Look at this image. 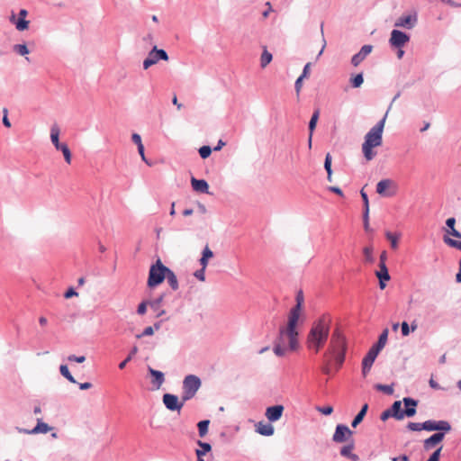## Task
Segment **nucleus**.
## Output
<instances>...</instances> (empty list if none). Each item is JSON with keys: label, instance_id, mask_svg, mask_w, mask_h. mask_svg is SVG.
<instances>
[{"label": "nucleus", "instance_id": "nucleus-1", "mask_svg": "<svg viewBox=\"0 0 461 461\" xmlns=\"http://www.w3.org/2000/svg\"><path fill=\"white\" fill-rule=\"evenodd\" d=\"M296 304L290 310L287 322L280 326L281 340L287 339L292 351L298 348V326L303 312L304 297L302 290L298 291L295 297Z\"/></svg>", "mask_w": 461, "mask_h": 461}, {"label": "nucleus", "instance_id": "nucleus-2", "mask_svg": "<svg viewBox=\"0 0 461 461\" xmlns=\"http://www.w3.org/2000/svg\"><path fill=\"white\" fill-rule=\"evenodd\" d=\"M331 318L329 314H322L315 320L306 337V347L309 350L318 353L326 344L330 330Z\"/></svg>", "mask_w": 461, "mask_h": 461}, {"label": "nucleus", "instance_id": "nucleus-3", "mask_svg": "<svg viewBox=\"0 0 461 461\" xmlns=\"http://www.w3.org/2000/svg\"><path fill=\"white\" fill-rule=\"evenodd\" d=\"M386 113L384 118L373 126L366 134L364 142L362 144V152L367 161L372 160L376 156L375 148L380 147L383 143V132L387 117Z\"/></svg>", "mask_w": 461, "mask_h": 461}, {"label": "nucleus", "instance_id": "nucleus-4", "mask_svg": "<svg viewBox=\"0 0 461 461\" xmlns=\"http://www.w3.org/2000/svg\"><path fill=\"white\" fill-rule=\"evenodd\" d=\"M403 402L405 405V409L402 410V402L396 401L393 403L390 410L393 412V417L396 420H402L406 417H412L416 414V406L418 404L417 401L406 397L403 398Z\"/></svg>", "mask_w": 461, "mask_h": 461}, {"label": "nucleus", "instance_id": "nucleus-5", "mask_svg": "<svg viewBox=\"0 0 461 461\" xmlns=\"http://www.w3.org/2000/svg\"><path fill=\"white\" fill-rule=\"evenodd\" d=\"M168 267L163 265L161 260L158 258L155 264L151 265L149 272V277L147 285L152 288L160 285L164 279H166Z\"/></svg>", "mask_w": 461, "mask_h": 461}, {"label": "nucleus", "instance_id": "nucleus-6", "mask_svg": "<svg viewBox=\"0 0 461 461\" xmlns=\"http://www.w3.org/2000/svg\"><path fill=\"white\" fill-rule=\"evenodd\" d=\"M202 382L200 378L194 375H188L183 381V402L192 399L200 389Z\"/></svg>", "mask_w": 461, "mask_h": 461}, {"label": "nucleus", "instance_id": "nucleus-7", "mask_svg": "<svg viewBox=\"0 0 461 461\" xmlns=\"http://www.w3.org/2000/svg\"><path fill=\"white\" fill-rule=\"evenodd\" d=\"M346 350L347 344L344 335L340 330H335L331 335L329 348L324 353L323 357H329V355L339 352H346Z\"/></svg>", "mask_w": 461, "mask_h": 461}, {"label": "nucleus", "instance_id": "nucleus-8", "mask_svg": "<svg viewBox=\"0 0 461 461\" xmlns=\"http://www.w3.org/2000/svg\"><path fill=\"white\" fill-rule=\"evenodd\" d=\"M60 129L57 123H54L50 128V140L57 150H60L64 156L65 161L69 165L71 164L72 155L69 148L66 143L59 142Z\"/></svg>", "mask_w": 461, "mask_h": 461}, {"label": "nucleus", "instance_id": "nucleus-9", "mask_svg": "<svg viewBox=\"0 0 461 461\" xmlns=\"http://www.w3.org/2000/svg\"><path fill=\"white\" fill-rule=\"evenodd\" d=\"M398 192L397 184L392 179H383L376 185V193L382 196L393 197Z\"/></svg>", "mask_w": 461, "mask_h": 461}, {"label": "nucleus", "instance_id": "nucleus-10", "mask_svg": "<svg viewBox=\"0 0 461 461\" xmlns=\"http://www.w3.org/2000/svg\"><path fill=\"white\" fill-rule=\"evenodd\" d=\"M168 60V55L164 50H158L156 46L149 52L146 59L143 61V68L148 69L155 65L158 60Z\"/></svg>", "mask_w": 461, "mask_h": 461}, {"label": "nucleus", "instance_id": "nucleus-11", "mask_svg": "<svg viewBox=\"0 0 461 461\" xmlns=\"http://www.w3.org/2000/svg\"><path fill=\"white\" fill-rule=\"evenodd\" d=\"M409 41V35L399 30H393L389 42L392 47L400 49L402 48Z\"/></svg>", "mask_w": 461, "mask_h": 461}, {"label": "nucleus", "instance_id": "nucleus-12", "mask_svg": "<svg viewBox=\"0 0 461 461\" xmlns=\"http://www.w3.org/2000/svg\"><path fill=\"white\" fill-rule=\"evenodd\" d=\"M379 351L373 347L368 350L367 354L362 360V375L364 377L370 372L371 367L378 356Z\"/></svg>", "mask_w": 461, "mask_h": 461}, {"label": "nucleus", "instance_id": "nucleus-13", "mask_svg": "<svg viewBox=\"0 0 461 461\" xmlns=\"http://www.w3.org/2000/svg\"><path fill=\"white\" fill-rule=\"evenodd\" d=\"M423 427H424V429L428 430V431L438 430V431L448 432L451 430L450 424L446 420H438V421L426 420V421H424Z\"/></svg>", "mask_w": 461, "mask_h": 461}, {"label": "nucleus", "instance_id": "nucleus-14", "mask_svg": "<svg viewBox=\"0 0 461 461\" xmlns=\"http://www.w3.org/2000/svg\"><path fill=\"white\" fill-rule=\"evenodd\" d=\"M353 432L348 429V426L339 424L336 427L335 433L333 434L332 439L337 443H342L348 440Z\"/></svg>", "mask_w": 461, "mask_h": 461}, {"label": "nucleus", "instance_id": "nucleus-15", "mask_svg": "<svg viewBox=\"0 0 461 461\" xmlns=\"http://www.w3.org/2000/svg\"><path fill=\"white\" fill-rule=\"evenodd\" d=\"M417 14H409L405 15H402L399 17L395 23V27H402L406 29H411L417 23Z\"/></svg>", "mask_w": 461, "mask_h": 461}, {"label": "nucleus", "instance_id": "nucleus-16", "mask_svg": "<svg viewBox=\"0 0 461 461\" xmlns=\"http://www.w3.org/2000/svg\"><path fill=\"white\" fill-rule=\"evenodd\" d=\"M185 402H179L177 396L171 393H165L163 395V403L169 411H179Z\"/></svg>", "mask_w": 461, "mask_h": 461}, {"label": "nucleus", "instance_id": "nucleus-17", "mask_svg": "<svg viewBox=\"0 0 461 461\" xmlns=\"http://www.w3.org/2000/svg\"><path fill=\"white\" fill-rule=\"evenodd\" d=\"M284 410L285 408L283 405L270 406L267 408L265 415L270 422H274L280 420V418L283 415Z\"/></svg>", "mask_w": 461, "mask_h": 461}, {"label": "nucleus", "instance_id": "nucleus-18", "mask_svg": "<svg viewBox=\"0 0 461 461\" xmlns=\"http://www.w3.org/2000/svg\"><path fill=\"white\" fill-rule=\"evenodd\" d=\"M377 278L379 279V287L383 290L385 288L386 281L390 280V275L388 272V268L385 264L379 265V270L375 273Z\"/></svg>", "mask_w": 461, "mask_h": 461}, {"label": "nucleus", "instance_id": "nucleus-19", "mask_svg": "<svg viewBox=\"0 0 461 461\" xmlns=\"http://www.w3.org/2000/svg\"><path fill=\"white\" fill-rule=\"evenodd\" d=\"M444 433L438 432L430 436L429 438L424 440V448L425 450H429L432 447H436L439 444L444 438Z\"/></svg>", "mask_w": 461, "mask_h": 461}, {"label": "nucleus", "instance_id": "nucleus-20", "mask_svg": "<svg viewBox=\"0 0 461 461\" xmlns=\"http://www.w3.org/2000/svg\"><path fill=\"white\" fill-rule=\"evenodd\" d=\"M27 14L28 12L25 9H21L19 12V18L15 23V27L20 32L25 31L29 27V21L25 19Z\"/></svg>", "mask_w": 461, "mask_h": 461}, {"label": "nucleus", "instance_id": "nucleus-21", "mask_svg": "<svg viewBox=\"0 0 461 461\" xmlns=\"http://www.w3.org/2000/svg\"><path fill=\"white\" fill-rule=\"evenodd\" d=\"M256 431L263 436H272L274 434L275 429L270 423L259 421L256 425Z\"/></svg>", "mask_w": 461, "mask_h": 461}, {"label": "nucleus", "instance_id": "nucleus-22", "mask_svg": "<svg viewBox=\"0 0 461 461\" xmlns=\"http://www.w3.org/2000/svg\"><path fill=\"white\" fill-rule=\"evenodd\" d=\"M191 185L194 191L200 193H208L209 185L203 179L191 178Z\"/></svg>", "mask_w": 461, "mask_h": 461}, {"label": "nucleus", "instance_id": "nucleus-23", "mask_svg": "<svg viewBox=\"0 0 461 461\" xmlns=\"http://www.w3.org/2000/svg\"><path fill=\"white\" fill-rule=\"evenodd\" d=\"M51 430V428L45 422H42L41 419H38L37 425L32 430H24L28 434H39L48 433Z\"/></svg>", "mask_w": 461, "mask_h": 461}, {"label": "nucleus", "instance_id": "nucleus-24", "mask_svg": "<svg viewBox=\"0 0 461 461\" xmlns=\"http://www.w3.org/2000/svg\"><path fill=\"white\" fill-rule=\"evenodd\" d=\"M354 447H354V443L353 442H351V443L342 447L341 449H340V455L345 456V457L349 458L352 461H358L359 460L358 456L354 454V453H352Z\"/></svg>", "mask_w": 461, "mask_h": 461}, {"label": "nucleus", "instance_id": "nucleus-25", "mask_svg": "<svg viewBox=\"0 0 461 461\" xmlns=\"http://www.w3.org/2000/svg\"><path fill=\"white\" fill-rule=\"evenodd\" d=\"M287 343V345H289V342L287 339H285V340H281L280 339V335L278 336V341L276 343L275 347H274V353L278 356V357H283L285 355L286 351H287V348L285 346V344ZM288 348L290 350L291 348L290 346H288Z\"/></svg>", "mask_w": 461, "mask_h": 461}, {"label": "nucleus", "instance_id": "nucleus-26", "mask_svg": "<svg viewBox=\"0 0 461 461\" xmlns=\"http://www.w3.org/2000/svg\"><path fill=\"white\" fill-rule=\"evenodd\" d=\"M148 370L150 375L153 377L152 384H155L157 388H159L165 381L164 374L151 367H149Z\"/></svg>", "mask_w": 461, "mask_h": 461}, {"label": "nucleus", "instance_id": "nucleus-27", "mask_svg": "<svg viewBox=\"0 0 461 461\" xmlns=\"http://www.w3.org/2000/svg\"><path fill=\"white\" fill-rule=\"evenodd\" d=\"M446 224L448 228V230H446L447 234L452 235L455 238L461 239V233L455 228L456 219L454 217L448 218L446 221Z\"/></svg>", "mask_w": 461, "mask_h": 461}, {"label": "nucleus", "instance_id": "nucleus-28", "mask_svg": "<svg viewBox=\"0 0 461 461\" xmlns=\"http://www.w3.org/2000/svg\"><path fill=\"white\" fill-rule=\"evenodd\" d=\"M162 301H163V295H160L158 298H157L156 300H153V301H150L149 302V306H150V308L155 312H157V317H160L162 316L163 314H165V311L164 310H161L160 309V305L162 303Z\"/></svg>", "mask_w": 461, "mask_h": 461}, {"label": "nucleus", "instance_id": "nucleus-29", "mask_svg": "<svg viewBox=\"0 0 461 461\" xmlns=\"http://www.w3.org/2000/svg\"><path fill=\"white\" fill-rule=\"evenodd\" d=\"M367 409L368 405L367 403H365L351 423L353 428H356L363 420L365 415L366 414Z\"/></svg>", "mask_w": 461, "mask_h": 461}, {"label": "nucleus", "instance_id": "nucleus-30", "mask_svg": "<svg viewBox=\"0 0 461 461\" xmlns=\"http://www.w3.org/2000/svg\"><path fill=\"white\" fill-rule=\"evenodd\" d=\"M387 337H388V330L385 329L382 332V334L379 336L377 343L375 345H374L373 348H376L380 352L386 344Z\"/></svg>", "mask_w": 461, "mask_h": 461}, {"label": "nucleus", "instance_id": "nucleus-31", "mask_svg": "<svg viewBox=\"0 0 461 461\" xmlns=\"http://www.w3.org/2000/svg\"><path fill=\"white\" fill-rule=\"evenodd\" d=\"M166 278L167 280L168 285L171 286V288L173 290H177L178 289V281H177L176 276L169 268H168V271L167 273Z\"/></svg>", "mask_w": 461, "mask_h": 461}, {"label": "nucleus", "instance_id": "nucleus-32", "mask_svg": "<svg viewBox=\"0 0 461 461\" xmlns=\"http://www.w3.org/2000/svg\"><path fill=\"white\" fill-rule=\"evenodd\" d=\"M345 355L346 352H339L332 355H329V357L330 360L334 358L336 365H337V370L339 369V367L342 366L344 360H345Z\"/></svg>", "mask_w": 461, "mask_h": 461}, {"label": "nucleus", "instance_id": "nucleus-33", "mask_svg": "<svg viewBox=\"0 0 461 461\" xmlns=\"http://www.w3.org/2000/svg\"><path fill=\"white\" fill-rule=\"evenodd\" d=\"M385 236H386V239L390 241L391 247L393 249H396L398 248V242H399V239H400L401 235L387 231L385 233Z\"/></svg>", "mask_w": 461, "mask_h": 461}, {"label": "nucleus", "instance_id": "nucleus-34", "mask_svg": "<svg viewBox=\"0 0 461 461\" xmlns=\"http://www.w3.org/2000/svg\"><path fill=\"white\" fill-rule=\"evenodd\" d=\"M209 424H210V420H201L198 422L197 427H198L199 436L201 438L204 437L207 434Z\"/></svg>", "mask_w": 461, "mask_h": 461}, {"label": "nucleus", "instance_id": "nucleus-35", "mask_svg": "<svg viewBox=\"0 0 461 461\" xmlns=\"http://www.w3.org/2000/svg\"><path fill=\"white\" fill-rule=\"evenodd\" d=\"M319 116H320V111H319V109H317L314 111V113L312 115V118L310 120V122H309V131L311 132V135H312L313 131L316 128V124L319 120Z\"/></svg>", "mask_w": 461, "mask_h": 461}, {"label": "nucleus", "instance_id": "nucleus-36", "mask_svg": "<svg viewBox=\"0 0 461 461\" xmlns=\"http://www.w3.org/2000/svg\"><path fill=\"white\" fill-rule=\"evenodd\" d=\"M271 60L272 54L268 52L267 50H264L260 57V66L264 68L271 62Z\"/></svg>", "mask_w": 461, "mask_h": 461}, {"label": "nucleus", "instance_id": "nucleus-37", "mask_svg": "<svg viewBox=\"0 0 461 461\" xmlns=\"http://www.w3.org/2000/svg\"><path fill=\"white\" fill-rule=\"evenodd\" d=\"M60 374L66 377L69 382L75 384L76 380L73 375L70 374L68 366L66 365H61L59 367Z\"/></svg>", "mask_w": 461, "mask_h": 461}, {"label": "nucleus", "instance_id": "nucleus-38", "mask_svg": "<svg viewBox=\"0 0 461 461\" xmlns=\"http://www.w3.org/2000/svg\"><path fill=\"white\" fill-rule=\"evenodd\" d=\"M137 352H138V348H137L136 346H134V347L131 348V352H130L129 356H128V357H126L122 362H121V363L119 364V368H120V369H123V368L125 367L126 364H127L129 361H131V358L136 355V353H137Z\"/></svg>", "mask_w": 461, "mask_h": 461}, {"label": "nucleus", "instance_id": "nucleus-39", "mask_svg": "<svg viewBox=\"0 0 461 461\" xmlns=\"http://www.w3.org/2000/svg\"><path fill=\"white\" fill-rule=\"evenodd\" d=\"M14 50L21 56H25L29 53V50L25 44H16L14 46Z\"/></svg>", "mask_w": 461, "mask_h": 461}, {"label": "nucleus", "instance_id": "nucleus-40", "mask_svg": "<svg viewBox=\"0 0 461 461\" xmlns=\"http://www.w3.org/2000/svg\"><path fill=\"white\" fill-rule=\"evenodd\" d=\"M350 81L353 87H359L364 82L363 75L357 74Z\"/></svg>", "mask_w": 461, "mask_h": 461}, {"label": "nucleus", "instance_id": "nucleus-41", "mask_svg": "<svg viewBox=\"0 0 461 461\" xmlns=\"http://www.w3.org/2000/svg\"><path fill=\"white\" fill-rule=\"evenodd\" d=\"M212 153V149L210 146H203L199 149V154L202 158H207L210 157Z\"/></svg>", "mask_w": 461, "mask_h": 461}, {"label": "nucleus", "instance_id": "nucleus-42", "mask_svg": "<svg viewBox=\"0 0 461 461\" xmlns=\"http://www.w3.org/2000/svg\"><path fill=\"white\" fill-rule=\"evenodd\" d=\"M331 155L330 153H328L326 155V158H325V162H324V167L327 171V175H331L332 174V170H331Z\"/></svg>", "mask_w": 461, "mask_h": 461}, {"label": "nucleus", "instance_id": "nucleus-43", "mask_svg": "<svg viewBox=\"0 0 461 461\" xmlns=\"http://www.w3.org/2000/svg\"><path fill=\"white\" fill-rule=\"evenodd\" d=\"M363 253L366 257V260L368 262H373V248L372 247H365L363 249Z\"/></svg>", "mask_w": 461, "mask_h": 461}, {"label": "nucleus", "instance_id": "nucleus-44", "mask_svg": "<svg viewBox=\"0 0 461 461\" xmlns=\"http://www.w3.org/2000/svg\"><path fill=\"white\" fill-rule=\"evenodd\" d=\"M424 422L422 423H417V422H409L408 429L411 431H420L421 429H424Z\"/></svg>", "mask_w": 461, "mask_h": 461}, {"label": "nucleus", "instance_id": "nucleus-45", "mask_svg": "<svg viewBox=\"0 0 461 461\" xmlns=\"http://www.w3.org/2000/svg\"><path fill=\"white\" fill-rule=\"evenodd\" d=\"M366 58H364V56H362L360 54V52L355 54L353 57H352V59H351V63L353 64V66L357 67Z\"/></svg>", "mask_w": 461, "mask_h": 461}, {"label": "nucleus", "instance_id": "nucleus-46", "mask_svg": "<svg viewBox=\"0 0 461 461\" xmlns=\"http://www.w3.org/2000/svg\"><path fill=\"white\" fill-rule=\"evenodd\" d=\"M325 365L322 366L321 370L324 374L330 375L331 373V361L330 358H325Z\"/></svg>", "mask_w": 461, "mask_h": 461}, {"label": "nucleus", "instance_id": "nucleus-47", "mask_svg": "<svg viewBox=\"0 0 461 461\" xmlns=\"http://www.w3.org/2000/svg\"><path fill=\"white\" fill-rule=\"evenodd\" d=\"M360 194L364 202V212L369 211V201L367 194L364 192L363 189L361 190Z\"/></svg>", "mask_w": 461, "mask_h": 461}, {"label": "nucleus", "instance_id": "nucleus-48", "mask_svg": "<svg viewBox=\"0 0 461 461\" xmlns=\"http://www.w3.org/2000/svg\"><path fill=\"white\" fill-rule=\"evenodd\" d=\"M202 257L207 258L208 260L213 257V252L211 249L206 245L203 250Z\"/></svg>", "mask_w": 461, "mask_h": 461}, {"label": "nucleus", "instance_id": "nucleus-49", "mask_svg": "<svg viewBox=\"0 0 461 461\" xmlns=\"http://www.w3.org/2000/svg\"><path fill=\"white\" fill-rule=\"evenodd\" d=\"M149 305V302H142L139 304L138 306V309H137V312L140 314V315H143L146 313V311H147V306Z\"/></svg>", "mask_w": 461, "mask_h": 461}, {"label": "nucleus", "instance_id": "nucleus-50", "mask_svg": "<svg viewBox=\"0 0 461 461\" xmlns=\"http://www.w3.org/2000/svg\"><path fill=\"white\" fill-rule=\"evenodd\" d=\"M442 450V446L439 447L430 456L427 461H439V456L440 452Z\"/></svg>", "mask_w": 461, "mask_h": 461}, {"label": "nucleus", "instance_id": "nucleus-51", "mask_svg": "<svg viewBox=\"0 0 461 461\" xmlns=\"http://www.w3.org/2000/svg\"><path fill=\"white\" fill-rule=\"evenodd\" d=\"M373 47L371 45H364L360 50V54L366 58L371 51Z\"/></svg>", "mask_w": 461, "mask_h": 461}, {"label": "nucleus", "instance_id": "nucleus-52", "mask_svg": "<svg viewBox=\"0 0 461 461\" xmlns=\"http://www.w3.org/2000/svg\"><path fill=\"white\" fill-rule=\"evenodd\" d=\"M318 411L324 415H330L332 413L333 408L330 405H327V406H323L321 408H318Z\"/></svg>", "mask_w": 461, "mask_h": 461}, {"label": "nucleus", "instance_id": "nucleus-53", "mask_svg": "<svg viewBox=\"0 0 461 461\" xmlns=\"http://www.w3.org/2000/svg\"><path fill=\"white\" fill-rule=\"evenodd\" d=\"M364 228L366 230H369V211L363 213Z\"/></svg>", "mask_w": 461, "mask_h": 461}, {"label": "nucleus", "instance_id": "nucleus-54", "mask_svg": "<svg viewBox=\"0 0 461 461\" xmlns=\"http://www.w3.org/2000/svg\"><path fill=\"white\" fill-rule=\"evenodd\" d=\"M198 445H199V447H201V448H202L201 450H202V452H204V454L206 452L211 451V449H212V447L209 443L198 441Z\"/></svg>", "mask_w": 461, "mask_h": 461}, {"label": "nucleus", "instance_id": "nucleus-55", "mask_svg": "<svg viewBox=\"0 0 461 461\" xmlns=\"http://www.w3.org/2000/svg\"><path fill=\"white\" fill-rule=\"evenodd\" d=\"M154 333V330L151 326L146 327L141 335H137V338H141L142 336H151Z\"/></svg>", "mask_w": 461, "mask_h": 461}, {"label": "nucleus", "instance_id": "nucleus-56", "mask_svg": "<svg viewBox=\"0 0 461 461\" xmlns=\"http://www.w3.org/2000/svg\"><path fill=\"white\" fill-rule=\"evenodd\" d=\"M131 140L132 141L138 146V147H140L142 146V141H141V137L140 134L138 133H133L132 136H131Z\"/></svg>", "mask_w": 461, "mask_h": 461}, {"label": "nucleus", "instance_id": "nucleus-57", "mask_svg": "<svg viewBox=\"0 0 461 461\" xmlns=\"http://www.w3.org/2000/svg\"><path fill=\"white\" fill-rule=\"evenodd\" d=\"M68 359L69 361H75V362H77V363H83V362H85V360H86V357H84V356L77 357V356H75V355H70V356L68 357Z\"/></svg>", "mask_w": 461, "mask_h": 461}, {"label": "nucleus", "instance_id": "nucleus-58", "mask_svg": "<svg viewBox=\"0 0 461 461\" xmlns=\"http://www.w3.org/2000/svg\"><path fill=\"white\" fill-rule=\"evenodd\" d=\"M401 328H402V334L403 336H408L410 334V327L406 321H403L402 323Z\"/></svg>", "mask_w": 461, "mask_h": 461}, {"label": "nucleus", "instance_id": "nucleus-59", "mask_svg": "<svg viewBox=\"0 0 461 461\" xmlns=\"http://www.w3.org/2000/svg\"><path fill=\"white\" fill-rule=\"evenodd\" d=\"M204 272L205 270L203 269H199L197 271H195L194 273V276L199 279L200 281H204L205 280V275H204Z\"/></svg>", "mask_w": 461, "mask_h": 461}, {"label": "nucleus", "instance_id": "nucleus-60", "mask_svg": "<svg viewBox=\"0 0 461 461\" xmlns=\"http://www.w3.org/2000/svg\"><path fill=\"white\" fill-rule=\"evenodd\" d=\"M389 417H393V412L391 411L390 409L385 410L381 414L382 420H386Z\"/></svg>", "mask_w": 461, "mask_h": 461}, {"label": "nucleus", "instance_id": "nucleus-61", "mask_svg": "<svg viewBox=\"0 0 461 461\" xmlns=\"http://www.w3.org/2000/svg\"><path fill=\"white\" fill-rule=\"evenodd\" d=\"M377 389L386 393H393V388L389 385H382V384H379L377 385Z\"/></svg>", "mask_w": 461, "mask_h": 461}, {"label": "nucleus", "instance_id": "nucleus-62", "mask_svg": "<svg viewBox=\"0 0 461 461\" xmlns=\"http://www.w3.org/2000/svg\"><path fill=\"white\" fill-rule=\"evenodd\" d=\"M65 298L68 299V298H71L73 296H77V293L73 289V288H69L64 294Z\"/></svg>", "mask_w": 461, "mask_h": 461}, {"label": "nucleus", "instance_id": "nucleus-63", "mask_svg": "<svg viewBox=\"0 0 461 461\" xmlns=\"http://www.w3.org/2000/svg\"><path fill=\"white\" fill-rule=\"evenodd\" d=\"M303 77H299L297 78V80L295 81V90H296V93L299 94L300 93V90L302 88V86H303Z\"/></svg>", "mask_w": 461, "mask_h": 461}, {"label": "nucleus", "instance_id": "nucleus-64", "mask_svg": "<svg viewBox=\"0 0 461 461\" xmlns=\"http://www.w3.org/2000/svg\"><path fill=\"white\" fill-rule=\"evenodd\" d=\"M329 190H330V192H332V193L337 194H338V195H339V196H343V192H342V190H341L339 187H338V186H330V187H329Z\"/></svg>", "mask_w": 461, "mask_h": 461}]
</instances>
